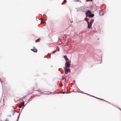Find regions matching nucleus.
Returning a JSON list of instances; mask_svg holds the SVG:
<instances>
[{
  "label": "nucleus",
  "instance_id": "1",
  "mask_svg": "<svg viewBox=\"0 0 121 121\" xmlns=\"http://www.w3.org/2000/svg\"><path fill=\"white\" fill-rule=\"evenodd\" d=\"M64 70L65 71V73L66 74H67L68 73L70 72V69L68 68H65Z\"/></svg>",
  "mask_w": 121,
  "mask_h": 121
},
{
  "label": "nucleus",
  "instance_id": "2",
  "mask_svg": "<svg viewBox=\"0 0 121 121\" xmlns=\"http://www.w3.org/2000/svg\"><path fill=\"white\" fill-rule=\"evenodd\" d=\"M71 61H69L66 62L65 63V66L68 68L70 67V63Z\"/></svg>",
  "mask_w": 121,
  "mask_h": 121
},
{
  "label": "nucleus",
  "instance_id": "3",
  "mask_svg": "<svg viewBox=\"0 0 121 121\" xmlns=\"http://www.w3.org/2000/svg\"><path fill=\"white\" fill-rule=\"evenodd\" d=\"M31 50L34 52H37V50L35 47H34L32 49H31Z\"/></svg>",
  "mask_w": 121,
  "mask_h": 121
},
{
  "label": "nucleus",
  "instance_id": "4",
  "mask_svg": "<svg viewBox=\"0 0 121 121\" xmlns=\"http://www.w3.org/2000/svg\"><path fill=\"white\" fill-rule=\"evenodd\" d=\"M86 15L89 16V15L91 14V12L90 10H88L87 11V12L86 13Z\"/></svg>",
  "mask_w": 121,
  "mask_h": 121
},
{
  "label": "nucleus",
  "instance_id": "5",
  "mask_svg": "<svg viewBox=\"0 0 121 121\" xmlns=\"http://www.w3.org/2000/svg\"><path fill=\"white\" fill-rule=\"evenodd\" d=\"M87 24H88V28H90L91 27V26L92 24H90V23H89L87 22Z\"/></svg>",
  "mask_w": 121,
  "mask_h": 121
},
{
  "label": "nucleus",
  "instance_id": "6",
  "mask_svg": "<svg viewBox=\"0 0 121 121\" xmlns=\"http://www.w3.org/2000/svg\"><path fill=\"white\" fill-rule=\"evenodd\" d=\"M64 57L65 58L66 61H67L69 60V59L67 57V56L66 55L64 56Z\"/></svg>",
  "mask_w": 121,
  "mask_h": 121
},
{
  "label": "nucleus",
  "instance_id": "7",
  "mask_svg": "<svg viewBox=\"0 0 121 121\" xmlns=\"http://www.w3.org/2000/svg\"><path fill=\"white\" fill-rule=\"evenodd\" d=\"M94 16V15L93 14H91L89 15V16L90 17H93Z\"/></svg>",
  "mask_w": 121,
  "mask_h": 121
},
{
  "label": "nucleus",
  "instance_id": "8",
  "mask_svg": "<svg viewBox=\"0 0 121 121\" xmlns=\"http://www.w3.org/2000/svg\"><path fill=\"white\" fill-rule=\"evenodd\" d=\"M25 104L24 101H23L22 103H21V104H20L21 105H22V106H23Z\"/></svg>",
  "mask_w": 121,
  "mask_h": 121
},
{
  "label": "nucleus",
  "instance_id": "9",
  "mask_svg": "<svg viewBox=\"0 0 121 121\" xmlns=\"http://www.w3.org/2000/svg\"><path fill=\"white\" fill-rule=\"evenodd\" d=\"M94 21V20L93 19H92L90 23V24H92V23H93Z\"/></svg>",
  "mask_w": 121,
  "mask_h": 121
},
{
  "label": "nucleus",
  "instance_id": "10",
  "mask_svg": "<svg viewBox=\"0 0 121 121\" xmlns=\"http://www.w3.org/2000/svg\"><path fill=\"white\" fill-rule=\"evenodd\" d=\"M40 39H38L36 40L35 41V42H38L40 41Z\"/></svg>",
  "mask_w": 121,
  "mask_h": 121
},
{
  "label": "nucleus",
  "instance_id": "11",
  "mask_svg": "<svg viewBox=\"0 0 121 121\" xmlns=\"http://www.w3.org/2000/svg\"><path fill=\"white\" fill-rule=\"evenodd\" d=\"M100 15H103V12L102 11H101V12H100Z\"/></svg>",
  "mask_w": 121,
  "mask_h": 121
},
{
  "label": "nucleus",
  "instance_id": "12",
  "mask_svg": "<svg viewBox=\"0 0 121 121\" xmlns=\"http://www.w3.org/2000/svg\"><path fill=\"white\" fill-rule=\"evenodd\" d=\"M37 96V95H33V96H31L30 98L31 99H32L34 97H35V96Z\"/></svg>",
  "mask_w": 121,
  "mask_h": 121
},
{
  "label": "nucleus",
  "instance_id": "13",
  "mask_svg": "<svg viewBox=\"0 0 121 121\" xmlns=\"http://www.w3.org/2000/svg\"><path fill=\"white\" fill-rule=\"evenodd\" d=\"M22 107V106L20 104V105H19L18 106V107L19 108H21Z\"/></svg>",
  "mask_w": 121,
  "mask_h": 121
},
{
  "label": "nucleus",
  "instance_id": "14",
  "mask_svg": "<svg viewBox=\"0 0 121 121\" xmlns=\"http://www.w3.org/2000/svg\"><path fill=\"white\" fill-rule=\"evenodd\" d=\"M22 107V106L20 104V105H19L18 106V107L19 108H21Z\"/></svg>",
  "mask_w": 121,
  "mask_h": 121
},
{
  "label": "nucleus",
  "instance_id": "15",
  "mask_svg": "<svg viewBox=\"0 0 121 121\" xmlns=\"http://www.w3.org/2000/svg\"><path fill=\"white\" fill-rule=\"evenodd\" d=\"M43 16H42V17L41 19V21H43Z\"/></svg>",
  "mask_w": 121,
  "mask_h": 121
},
{
  "label": "nucleus",
  "instance_id": "16",
  "mask_svg": "<svg viewBox=\"0 0 121 121\" xmlns=\"http://www.w3.org/2000/svg\"><path fill=\"white\" fill-rule=\"evenodd\" d=\"M15 112H16L15 110H14L13 111V115H14V114Z\"/></svg>",
  "mask_w": 121,
  "mask_h": 121
},
{
  "label": "nucleus",
  "instance_id": "17",
  "mask_svg": "<svg viewBox=\"0 0 121 121\" xmlns=\"http://www.w3.org/2000/svg\"><path fill=\"white\" fill-rule=\"evenodd\" d=\"M56 50H55V51H53L52 52V53H55V52H56Z\"/></svg>",
  "mask_w": 121,
  "mask_h": 121
},
{
  "label": "nucleus",
  "instance_id": "18",
  "mask_svg": "<svg viewBox=\"0 0 121 121\" xmlns=\"http://www.w3.org/2000/svg\"><path fill=\"white\" fill-rule=\"evenodd\" d=\"M37 92H41L40 91H39V90L37 91Z\"/></svg>",
  "mask_w": 121,
  "mask_h": 121
},
{
  "label": "nucleus",
  "instance_id": "19",
  "mask_svg": "<svg viewBox=\"0 0 121 121\" xmlns=\"http://www.w3.org/2000/svg\"><path fill=\"white\" fill-rule=\"evenodd\" d=\"M75 0V1H77V2H78L79 1V0Z\"/></svg>",
  "mask_w": 121,
  "mask_h": 121
},
{
  "label": "nucleus",
  "instance_id": "20",
  "mask_svg": "<svg viewBox=\"0 0 121 121\" xmlns=\"http://www.w3.org/2000/svg\"><path fill=\"white\" fill-rule=\"evenodd\" d=\"M64 2H66V0H64Z\"/></svg>",
  "mask_w": 121,
  "mask_h": 121
},
{
  "label": "nucleus",
  "instance_id": "21",
  "mask_svg": "<svg viewBox=\"0 0 121 121\" xmlns=\"http://www.w3.org/2000/svg\"><path fill=\"white\" fill-rule=\"evenodd\" d=\"M45 16V14H44L43 16H43V17H44V16Z\"/></svg>",
  "mask_w": 121,
  "mask_h": 121
},
{
  "label": "nucleus",
  "instance_id": "22",
  "mask_svg": "<svg viewBox=\"0 0 121 121\" xmlns=\"http://www.w3.org/2000/svg\"><path fill=\"white\" fill-rule=\"evenodd\" d=\"M5 121H9V120L8 119H6L5 120Z\"/></svg>",
  "mask_w": 121,
  "mask_h": 121
},
{
  "label": "nucleus",
  "instance_id": "23",
  "mask_svg": "<svg viewBox=\"0 0 121 121\" xmlns=\"http://www.w3.org/2000/svg\"><path fill=\"white\" fill-rule=\"evenodd\" d=\"M42 22H43V23H44V22H43V21H42Z\"/></svg>",
  "mask_w": 121,
  "mask_h": 121
},
{
  "label": "nucleus",
  "instance_id": "24",
  "mask_svg": "<svg viewBox=\"0 0 121 121\" xmlns=\"http://www.w3.org/2000/svg\"><path fill=\"white\" fill-rule=\"evenodd\" d=\"M73 22V21H70V22L71 23H72V22Z\"/></svg>",
  "mask_w": 121,
  "mask_h": 121
},
{
  "label": "nucleus",
  "instance_id": "25",
  "mask_svg": "<svg viewBox=\"0 0 121 121\" xmlns=\"http://www.w3.org/2000/svg\"><path fill=\"white\" fill-rule=\"evenodd\" d=\"M90 0L91 1H92V0Z\"/></svg>",
  "mask_w": 121,
  "mask_h": 121
},
{
  "label": "nucleus",
  "instance_id": "26",
  "mask_svg": "<svg viewBox=\"0 0 121 121\" xmlns=\"http://www.w3.org/2000/svg\"><path fill=\"white\" fill-rule=\"evenodd\" d=\"M84 20H86V18H85V19H84Z\"/></svg>",
  "mask_w": 121,
  "mask_h": 121
},
{
  "label": "nucleus",
  "instance_id": "27",
  "mask_svg": "<svg viewBox=\"0 0 121 121\" xmlns=\"http://www.w3.org/2000/svg\"><path fill=\"white\" fill-rule=\"evenodd\" d=\"M62 93L63 94L65 93V92H63Z\"/></svg>",
  "mask_w": 121,
  "mask_h": 121
}]
</instances>
